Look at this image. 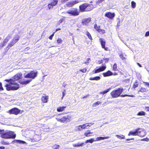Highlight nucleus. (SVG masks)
<instances>
[{
	"instance_id": "1",
	"label": "nucleus",
	"mask_w": 149,
	"mask_h": 149,
	"mask_svg": "<svg viewBox=\"0 0 149 149\" xmlns=\"http://www.w3.org/2000/svg\"><path fill=\"white\" fill-rule=\"evenodd\" d=\"M22 74L21 73H19L15 75L12 79H10L6 80L5 81L9 82L5 85L7 90H17L19 88V86L15 81L21 79L22 77Z\"/></svg>"
},
{
	"instance_id": "2",
	"label": "nucleus",
	"mask_w": 149,
	"mask_h": 149,
	"mask_svg": "<svg viewBox=\"0 0 149 149\" xmlns=\"http://www.w3.org/2000/svg\"><path fill=\"white\" fill-rule=\"evenodd\" d=\"M123 91V89L122 88H118L112 91L110 93V95L113 98H116L120 96L122 97L126 96L130 97H133L134 96V95H128L127 94L121 95Z\"/></svg>"
},
{
	"instance_id": "3",
	"label": "nucleus",
	"mask_w": 149,
	"mask_h": 149,
	"mask_svg": "<svg viewBox=\"0 0 149 149\" xmlns=\"http://www.w3.org/2000/svg\"><path fill=\"white\" fill-rule=\"evenodd\" d=\"M1 132L0 131V134L2 138L5 139H15L16 137V134L12 131H9L1 133Z\"/></svg>"
},
{
	"instance_id": "4",
	"label": "nucleus",
	"mask_w": 149,
	"mask_h": 149,
	"mask_svg": "<svg viewBox=\"0 0 149 149\" xmlns=\"http://www.w3.org/2000/svg\"><path fill=\"white\" fill-rule=\"evenodd\" d=\"M80 10L81 12L89 11L93 9V5L88 3H84L79 6Z\"/></svg>"
},
{
	"instance_id": "5",
	"label": "nucleus",
	"mask_w": 149,
	"mask_h": 149,
	"mask_svg": "<svg viewBox=\"0 0 149 149\" xmlns=\"http://www.w3.org/2000/svg\"><path fill=\"white\" fill-rule=\"evenodd\" d=\"M19 39V36L18 35H16L12 40L10 43L8 44V45L6 47V49L8 50L9 49L13 46L16 43Z\"/></svg>"
},
{
	"instance_id": "6",
	"label": "nucleus",
	"mask_w": 149,
	"mask_h": 149,
	"mask_svg": "<svg viewBox=\"0 0 149 149\" xmlns=\"http://www.w3.org/2000/svg\"><path fill=\"white\" fill-rule=\"evenodd\" d=\"M37 71H31L26 75H24V77L26 78H31L34 79L37 76Z\"/></svg>"
},
{
	"instance_id": "7",
	"label": "nucleus",
	"mask_w": 149,
	"mask_h": 149,
	"mask_svg": "<svg viewBox=\"0 0 149 149\" xmlns=\"http://www.w3.org/2000/svg\"><path fill=\"white\" fill-rule=\"evenodd\" d=\"M94 28L95 30L100 34H103L105 33V31L103 29H101L100 26L98 25L96 23L94 25Z\"/></svg>"
},
{
	"instance_id": "8",
	"label": "nucleus",
	"mask_w": 149,
	"mask_h": 149,
	"mask_svg": "<svg viewBox=\"0 0 149 149\" xmlns=\"http://www.w3.org/2000/svg\"><path fill=\"white\" fill-rule=\"evenodd\" d=\"M73 118L71 116L67 115L61 118L63 123L70 122L72 119Z\"/></svg>"
},
{
	"instance_id": "9",
	"label": "nucleus",
	"mask_w": 149,
	"mask_h": 149,
	"mask_svg": "<svg viewBox=\"0 0 149 149\" xmlns=\"http://www.w3.org/2000/svg\"><path fill=\"white\" fill-rule=\"evenodd\" d=\"M106 68L105 66L103 65L97 69H94L93 71V74H96L104 71Z\"/></svg>"
},
{
	"instance_id": "10",
	"label": "nucleus",
	"mask_w": 149,
	"mask_h": 149,
	"mask_svg": "<svg viewBox=\"0 0 149 149\" xmlns=\"http://www.w3.org/2000/svg\"><path fill=\"white\" fill-rule=\"evenodd\" d=\"M20 110L19 109L14 108L9 111V113L10 114H13L16 115L18 114L20 112Z\"/></svg>"
},
{
	"instance_id": "11",
	"label": "nucleus",
	"mask_w": 149,
	"mask_h": 149,
	"mask_svg": "<svg viewBox=\"0 0 149 149\" xmlns=\"http://www.w3.org/2000/svg\"><path fill=\"white\" fill-rule=\"evenodd\" d=\"M91 21V18L90 17L84 18L82 20V24L83 25L88 26Z\"/></svg>"
},
{
	"instance_id": "12",
	"label": "nucleus",
	"mask_w": 149,
	"mask_h": 149,
	"mask_svg": "<svg viewBox=\"0 0 149 149\" xmlns=\"http://www.w3.org/2000/svg\"><path fill=\"white\" fill-rule=\"evenodd\" d=\"M105 16L110 19H113L115 16V14L114 13H111L110 12H107L105 13Z\"/></svg>"
},
{
	"instance_id": "13",
	"label": "nucleus",
	"mask_w": 149,
	"mask_h": 149,
	"mask_svg": "<svg viewBox=\"0 0 149 149\" xmlns=\"http://www.w3.org/2000/svg\"><path fill=\"white\" fill-rule=\"evenodd\" d=\"M58 2V0H53L52 2L49 3L48 5V8L49 9H52L53 7L56 5Z\"/></svg>"
},
{
	"instance_id": "14",
	"label": "nucleus",
	"mask_w": 149,
	"mask_h": 149,
	"mask_svg": "<svg viewBox=\"0 0 149 149\" xmlns=\"http://www.w3.org/2000/svg\"><path fill=\"white\" fill-rule=\"evenodd\" d=\"M138 130H140V128H138L134 131H130L128 134V136H137V135H138Z\"/></svg>"
},
{
	"instance_id": "15",
	"label": "nucleus",
	"mask_w": 149,
	"mask_h": 149,
	"mask_svg": "<svg viewBox=\"0 0 149 149\" xmlns=\"http://www.w3.org/2000/svg\"><path fill=\"white\" fill-rule=\"evenodd\" d=\"M100 42L102 47V48L104 49L106 51L109 50V49L108 47H105V45L106 44L105 42L103 40L102 38H100Z\"/></svg>"
},
{
	"instance_id": "16",
	"label": "nucleus",
	"mask_w": 149,
	"mask_h": 149,
	"mask_svg": "<svg viewBox=\"0 0 149 149\" xmlns=\"http://www.w3.org/2000/svg\"><path fill=\"white\" fill-rule=\"evenodd\" d=\"M102 75L104 77H107L113 75V73L110 70H108L107 72L103 73Z\"/></svg>"
},
{
	"instance_id": "17",
	"label": "nucleus",
	"mask_w": 149,
	"mask_h": 149,
	"mask_svg": "<svg viewBox=\"0 0 149 149\" xmlns=\"http://www.w3.org/2000/svg\"><path fill=\"white\" fill-rule=\"evenodd\" d=\"M89 124H91V125H92L91 123H86L85 124H84L82 125L79 126L78 127L79 129L81 130V129H82L87 128V127L88 126H90V125H89Z\"/></svg>"
},
{
	"instance_id": "18",
	"label": "nucleus",
	"mask_w": 149,
	"mask_h": 149,
	"mask_svg": "<svg viewBox=\"0 0 149 149\" xmlns=\"http://www.w3.org/2000/svg\"><path fill=\"white\" fill-rule=\"evenodd\" d=\"M148 91L147 88L143 87H141L139 90L138 91V93L139 94L140 93H146Z\"/></svg>"
},
{
	"instance_id": "19",
	"label": "nucleus",
	"mask_w": 149,
	"mask_h": 149,
	"mask_svg": "<svg viewBox=\"0 0 149 149\" xmlns=\"http://www.w3.org/2000/svg\"><path fill=\"white\" fill-rule=\"evenodd\" d=\"M138 130V135L137 136H139L141 137H144L146 135L145 132L143 130Z\"/></svg>"
},
{
	"instance_id": "20",
	"label": "nucleus",
	"mask_w": 149,
	"mask_h": 149,
	"mask_svg": "<svg viewBox=\"0 0 149 149\" xmlns=\"http://www.w3.org/2000/svg\"><path fill=\"white\" fill-rule=\"evenodd\" d=\"M32 80L31 79H30L28 80H25L24 81H21L20 82V84H24V85H26L27 84H29V83Z\"/></svg>"
},
{
	"instance_id": "21",
	"label": "nucleus",
	"mask_w": 149,
	"mask_h": 149,
	"mask_svg": "<svg viewBox=\"0 0 149 149\" xmlns=\"http://www.w3.org/2000/svg\"><path fill=\"white\" fill-rule=\"evenodd\" d=\"M48 99V96H44L42 97L41 100L43 103H45L47 102Z\"/></svg>"
},
{
	"instance_id": "22",
	"label": "nucleus",
	"mask_w": 149,
	"mask_h": 149,
	"mask_svg": "<svg viewBox=\"0 0 149 149\" xmlns=\"http://www.w3.org/2000/svg\"><path fill=\"white\" fill-rule=\"evenodd\" d=\"M19 143L20 144H25L26 143V142L25 141L21 140H15L14 141H13L12 143Z\"/></svg>"
},
{
	"instance_id": "23",
	"label": "nucleus",
	"mask_w": 149,
	"mask_h": 149,
	"mask_svg": "<svg viewBox=\"0 0 149 149\" xmlns=\"http://www.w3.org/2000/svg\"><path fill=\"white\" fill-rule=\"evenodd\" d=\"M109 138V137L108 136L106 137H97L96 139V140L95 141H98L104 140L105 139H108Z\"/></svg>"
},
{
	"instance_id": "24",
	"label": "nucleus",
	"mask_w": 149,
	"mask_h": 149,
	"mask_svg": "<svg viewBox=\"0 0 149 149\" xmlns=\"http://www.w3.org/2000/svg\"><path fill=\"white\" fill-rule=\"evenodd\" d=\"M93 133V132H91L90 130H87L84 133V135L86 137H88L91 136V135H89V134H92Z\"/></svg>"
},
{
	"instance_id": "25",
	"label": "nucleus",
	"mask_w": 149,
	"mask_h": 149,
	"mask_svg": "<svg viewBox=\"0 0 149 149\" xmlns=\"http://www.w3.org/2000/svg\"><path fill=\"white\" fill-rule=\"evenodd\" d=\"M138 81L137 80H136L133 84L132 88L134 89H135V88L138 87Z\"/></svg>"
},
{
	"instance_id": "26",
	"label": "nucleus",
	"mask_w": 149,
	"mask_h": 149,
	"mask_svg": "<svg viewBox=\"0 0 149 149\" xmlns=\"http://www.w3.org/2000/svg\"><path fill=\"white\" fill-rule=\"evenodd\" d=\"M111 88H109L107 90H104L102 92H100V94H102V95H104L105 94H106L108 92L111 90Z\"/></svg>"
},
{
	"instance_id": "27",
	"label": "nucleus",
	"mask_w": 149,
	"mask_h": 149,
	"mask_svg": "<svg viewBox=\"0 0 149 149\" xmlns=\"http://www.w3.org/2000/svg\"><path fill=\"white\" fill-rule=\"evenodd\" d=\"M66 108V107H59L57 108V111L58 112H62Z\"/></svg>"
},
{
	"instance_id": "28",
	"label": "nucleus",
	"mask_w": 149,
	"mask_h": 149,
	"mask_svg": "<svg viewBox=\"0 0 149 149\" xmlns=\"http://www.w3.org/2000/svg\"><path fill=\"white\" fill-rule=\"evenodd\" d=\"M100 77L99 76H96L94 77H90L89 80H90L98 81L100 79Z\"/></svg>"
},
{
	"instance_id": "29",
	"label": "nucleus",
	"mask_w": 149,
	"mask_h": 149,
	"mask_svg": "<svg viewBox=\"0 0 149 149\" xmlns=\"http://www.w3.org/2000/svg\"><path fill=\"white\" fill-rule=\"evenodd\" d=\"M112 70L114 71H116L118 70L117 68V65L116 63H114L112 67Z\"/></svg>"
},
{
	"instance_id": "30",
	"label": "nucleus",
	"mask_w": 149,
	"mask_h": 149,
	"mask_svg": "<svg viewBox=\"0 0 149 149\" xmlns=\"http://www.w3.org/2000/svg\"><path fill=\"white\" fill-rule=\"evenodd\" d=\"M74 4V2L73 1H70L67 3L66 4V5L67 6L69 7H71L73 6Z\"/></svg>"
},
{
	"instance_id": "31",
	"label": "nucleus",
	"mask_w": 149,
	"mask_h": 149,
	"mask_svg": "<svg viewBox=\"0 0 149 149\" xmlns=\"http://www.w3.org/2000/svg\"><path fill=\"white\" fill-rule=\"evenodd\" d=\"M95 141L93 138H91L89 139L86 140L85 141V143H92Z\"/></svg>"
},
{
	"instance_id": "32",
	"label": "nucleus",
	"mask_w": 149,
	"mask_h": 149,
	"mask_svg": "<svg viewBox=\"0 0 149 149\" xmlns=\"http://www.w3.org/2000/svg\"><path fill=\"white\" fill-rule=\"evenodd\" d=\"M146 113L143 111H140L139 112L137 115L139 116H143L145 115Z\"/></svg>"
},
{
	"instance_id": "33",
	"label": "nucleus",
	"mask_w": 149,
	"mask_h": 149,
	"mask_svg": "<svg viewBox=\"0 0 149 149\" xmlns=\"http://www.w3.org/2000/svg\"><path fill=\"white\" fill-rule=\"evenodd\" d=\"M86 35L87 36L88 38L91 40H92L93 39L91 37V36L90 34V33H89V32L87 31H86Z\"/></svg>"
},
{
	"instance_id": "34",
	"label": "nucleus",
	"mask_w": 149,
	"mask_h": 149,
	"mask_svg": "<svg viewBox=\"0 0 149 149\" xmlns=\"http://www.w3.org/2000/svg\"><path fill=\"white\" fill-rule=\"evenodd\" d=\"M53 149H59V146L57 145H54L52 146Z\"/></svg>"
},
{
	"instance_id": "35",
	"label": "nucleus",
	"mask_w": 149,
	"mask_h": 149,
	"mask_svg": "<svg viewBox=\"0 0 149 149\" xmlns=\"http://www.w3.org/2000/svg\"><path fill=\"white\" fill-rule=\"evenodd\" d=\"M116 136L119 139H124L125 138V136L122 135L121 136L117 135Z\"/></svg>"
},
{
	"instance_id": "36",
	"label": "nucleus",
	"mask_w": 149,
	"mask_h": 149,
	"mask_svg": "<svg viewBox=\"0 0 149 149\" xmlns=\"http://www.w3.org/2000/svg\"><path fill=\"white\" fill-rule=\"evenodd\" d=\"M101 103V102L99 101H97L95 103H94L93 104V107H95L97 105H99Z\"/></svg>"
},
{
	"instance_id": "37",
	"label": "nucleus",
	"mask_w": 149,
	"mask_h": 149,
	"mask_svg": "<svg viewBox=\"0 0 149 149\" xmlns=\"http://www.w3.org/2000/svg\"><path fill=\"white\" fill-rule=\"evenodd\" d=\"M119 56L120 58L122 60H124L125 59V56L126 55H124L123 54H121Z\"/></svg>"
},
{
	"instance_id": "38",
	"label": "nucleus",
	"mask_w": 149,
	"mask_h": 149,
	"mask_svg": "<svg viewBox=\"0 0 149 149\" xmlns=\"http://www.w3.org/2000/svg\"><path fill=\"white\" fill-rule=\"evenodd\" d=\"M67 13L69 14H71L73 15H74V11L73 10H69Z\"/></svg>"
},
{
	"instance_id": "39",
	"label": "nucleus",
	"mask_w": 149,
	"mask_h": 149,
	"mask_svg": "<svg viewBox=\"0 0 149 149\" xmlns=\"http://www.w3.org/2000/svg\"><path fill=\"white\" fill-rule=\"evenodd\" d=\"M131 7L133 8H134L136 6V3L133 1H132L131 2Z\"/></svg>"
},
{
	"instance_id": "40",
	"label": "nucleus",
	"mask_w": 149,
	"mask_h": 149,
	"mask_svg": "<svg viewBox=\"0 0 149 149\" xmlns=\"http://www.w3.org/2000/svg\"><path fill=\"white\" fill-rule=\"evenodd\" d=\"M9 39V37H6V38L3 41V43L6 44V43L8 41Z\"/></svg>"
},
{
	"instance_id": "41",
	"label": "nucleus",
	"mask_w": 149,
	"mask_h": 149,
	"mask_svg": "<svg viewBox=\"0 0 149 149\" xmlns=\"http://www.w3.org/2000/svg\"><path fill=\"white\" fill-rule=\"evenodd\" d=\"M109 58H103V62L105 63H107L109 61Z\"/></svg>"
},
{
	"instance_id": "42",
	"label": "nucleus",
	"mask_w": 149,
	"mask_h": 149,
	"mask_svg": "<svg viewBox=\"0 0 149 149\" xmlns=\"http://www.w3.org/2000/svg\"><path fill=\"white\" fill-rule=\"evenodd\" d=\"M80 71L83 73H85L86 72L87 69L86 68H85L80 70Z\"/></svg>"
},
{
	"instance_id": "43",
	"label": "nucleus",
	"mask_w": 149,
	"mask_h": 149,
	"mask_svg": "<svg viewBox=\"0 0 149 149\" xmlns=\"http://www.w3.org/2000/svg\"><path fill=\"white\" fill-rule=\"evenodd\" d=\"M62 40L61 38H59L57 40V43L58 44L61 43L62 42Z\"/></svg>"
},
{
	"instance_id": "44",
	"label": "nucleus",
	"mask_w": 149,
	"mask_h": 149,
	"mask_svg": "<svg viewBox=\"0 0 149 149\" xmlns=\"http://www.w3.org/2000/svg\"><path fill=\"white\" fill-rule=\"evenodd\" d=\"M90 60H91V59L90 58H88L86 60V61L84 63L86 64H88L89 62V61H90Z\"/></svg>"
},
{
	"instance_id": "45",
	"label": "nucleus",
	"mask_w": 149,
	"mask_h": 149,
	"mask_svg": "<svg viewBox=\"0 0 149 149\" xmlns=\"http://www.w3.org/2000/svg\"><path fill=\"white\" fill-rule=\"evenodd\" d=\"M84 144L83 143H81L78 144L77 145H75V146H82Z\"/></svg>"
},
{
	"instance_id": "46",
	"label": "nucleus",
	"mask_w": 149,
	"mask_h": 149,
	"mask_svg": "<svg viewBox=\"0 0 149 149\" xmlns=\"http://www.w3.org/2000/svg\"><path fill=\"white\" fill-rule=\"evenodd\" d=\"M1 143L2 144L5 145H9L10 144V143H9L6 142H4V141L1 142Z\"/></svg>"
},
{
	"instance_id": "47",
	"label": "nucleus",
	"mask_w": 149,
	"mask_h": 149,
	"mask_svg": "<svg viewBox=\"0 0 149 149\" xmlns=\"http://www.w3.org/2000/svg\"><path fill=\"white\" fill-rule=\"evenodd\" d=\"M79 12L77 11V9H75V15H79Z\"/></svg>"
},
{
	"instance_id": "48",
	"label": "nucleus",
	"mask_w": 149,
	"mask_h": 149,
	"mask_svg": "<svg viewBox=\"0 0 149 149\" xmlns=\"http://www.w3.org/2000/svg\"><path fill=\"white\" fill-rule=\"evenodd\" d=\"M54 33L53 34H52L51 35L49 38L50 39L52 40V38L53 37L54 35Z\"/></svg>"
},
{
	"instance_id": "49",
	"label": "nucleus",
	"mask_w": 149,
	"mask_h": 149,
	"mask_svg": "<svg viewBox=\"0 0 149 149\" xmlns=\"http://www.w3.org/2000/svg\"><path fill=\"white\" fill-rule=\"evenodd\" d=\"M145 110H146V111H149V107H145Z\"/></svg>"
},
{
	"instance_id": "50",
	"label": "nucleus",
	"mask_w": 149,
	"mask_h": 149,
	"mask_svg": "<svg viewBox=\"0 0 149 149\" xmlns=\"http://www.w3.org/2000/svg\"><path fill=\"white\" fill-rule=\"evenodd\" d=\"M39 141V139H31V141L32 142H34V141Z\"/></svg>"
},
{
	"instance_id": "51",
	"label": "nucleus",
	"mask_w": 149,
	"mask_h": 149,
	"mask_svg": "<svg viewBox=\"0 0 149 149\" xmlns=\"http://www.w3.org/2000/svg\"><path fill=\"white\" fill-rule=\"evenodd\" d=\"M149 36V31H147L145 34V36Z\"/></svg>"
},
{
	"instance_id": "52",
	"label": "nucleus",
	"mask_w": 149,
	"mask_h": 149,
	"mask_svg": "<svg viewBox=\"0 0 149 149\" xmlns=\"http://www.w3.org/2000/svg\"><path fill=\"white\" fill-rule=\"evenodd\" d=\"M0 90H3V88L2 87V84L0 82Z\"/></svg>"
},
{
	"instance_id": "53",
	"label": "nucleus",
	"mask_w": 149,
	"mask_h": 149,
	"mask_svg": "<svg viewBox=\"0 0 149 149\" xmlns=\"http://www.w3.org/2000/svg\"><path fill=\"white\" fill-rule=\"evenodd\" d=\"M64 92H65V91H64L63 92V93H62V99H63V97L65 95V94L64 93Z\"/></svg>"
},
{
	"instance_id": "54",
	"label": "nucleus",
	"mask_w": 149,
	"mask_h": 149,
	"mask_svg": "<svg viewBox=\"0 0 149 149\" xmlns=\"http://www.w3.org/2000/svg\"><path fill=\"white\" fill-rule=\"evenodd\" d=\"M144 83L147 86H149V83L148 82H144Z\"/></svg>"
},
{
	"instance_id": "55",
	"label": "nucleus",
	"mask_w": 149,
	"mask_h": 149,
	"mask_svg": "<svg viewBox=\"0 0 149 149\" xmlns=\"http://www.w3.org/2000/svg\"><path fill=\"white\" fill-rule=\"evenodd\" d=\"M99 62H100L99 63V64H100L102 63L103 62V59L101 60L100 61H99Z\"/></svg>"
},
{
	"instance_id": "56",
	"label": "nucleus",
	"mask_w": 149,
	"mask_h": 149,
	"mask_svg": "<svg viewBox=\"0 0 149 149\" xmlns=\"http://www.w3.org/2000/svg\"><path fill=\"white\" fill-rule=\"evenodd\" d=\"M68 0H61V2L62 3L65 2V1H68Z\"/></svg>"
},
{
	"instance_id": "57",
	"label": "nucleus",
	"mask_w": 149,
	"mask_h": 149,
	"mask_svg": "<svg viewBox=\"0 0 149 149\" xmlns=\"http://www.w3.org/2000/svg\"><path fill=\"white\" fill-rule=\"evenodd\" d=\"M120 21L119 20L118 21L117 23V24L118 25H120Z\"/></svg>"
},
{
	"instance_id": "58",
	"label": "nucleus",
	"mask_w": 149,
	"mask_h": 149,
	"mask_svg": "<svg viewBox=\"0 0 149 149\" xmlns=\"http://www.w3.org/2000/svg\"><path fill=\"white\" fill-rule=\"evenodd\" d=\"M134 140V139L133 138H131V139H126V141H130V140Z\"/></svg>"
},
{
	"instance_id": "59",
	"label": "nucleus",
	"mask_w": 149,
	"mask_h": 149,
	"mask_svg": "<svg viewBox=\"0 0 149 149\" xmlns=\"http://www.w3.org/2000/svg\"><path fill=\"white\" fill-rule=\"evenodd\" d=\"M6 44L3 43V42L1 44V47H3Z\"/></svg>"
},
{
	"instance_id": "60",
	"label": "nucleus",
	"mask_w": 149,
	"mask_h": 149,
	"mask_svg": "<svg viewBox=\"0 0 149 149\" xmlns=\"http://www.w3.org/2000/svg\"><path fill=\"white\" fill-rule=\"evenodd\" d=\"M117 75L118 74L116 72H114V73H113V75Z\"/></svg>"
},
{
	"instance_id": "61",
	"label": "nucleus",
	"mask_w": 149,
	"mask_h": 149,
	"mask_svg": "<svg viewBox=\"0 0 149 149\" xmlns=\"http://www.w3.org/2000/svg\"><path fill=\"white\" fill-rule=\"evenodd\" d=\"M56 119L58 121L60 122V118H56Z\"/></svg>"
},
{
	"instance_id": "62",
	"label": "nucleus",
	"mask_w": 149,
	"mask_h": 149,
	"mask_svg": "<svg viewBox=\"0 0 149 149\" xmlns=\"http://www.w3.org/2000/svg\"><path fill=\"white\" fill-rule=\"evenodd\" d=\"M5 147L3 146L0 147V149H4Z\"/></svg>"
},
{
	"instance_id": "63",
	"label": "nucleus",
	"mask_w": 149,
	"mask_h": 149,
	"mask_svg": "<svg viewBox=\"0 0 149 149\" xmlns=\"http://www.w3.org/2000/svg\"><path fill=\"white\" fill-rule=\"evenodd\" d=\"M88 95H86V96H84L82 97V98L83 99H84L85 98H86L88 96Z\"/></svg>"
},
{
	"instance_id": "64",
	"label": "nucleus",
	"mask_w": 149,
	"mask_h": 149,
	"mask_svg": "<svg viewBox=\"0 0 149 149\" xmlns=\"http://www.w3.org/2000/svg\"><path fill=\"white\" fill-rule=\"evenodd\" d=\"M137 64L140 67H141V65L139 63H137Z\"/></svg>"
}]
</instances>
